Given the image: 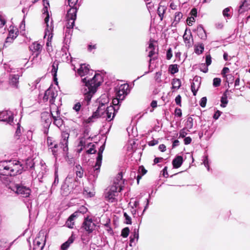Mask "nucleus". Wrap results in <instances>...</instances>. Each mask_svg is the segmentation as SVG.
<instances>
[{
	"label": "nucleus",
	"mask_w": 250,
	"mask_h": 250,
	"mask_svg": "<svg viewBox=\"0 0 250 250\" xmlns=\"http://www.w3.org/2000/svg\"><path fill=\"white\" fill-rule=\"evenodd\" d=\"M73 182H75L74 179L67 177L62 187V192L63 195H67L72 189L74 188V184H72Z\"/></svg>",
	"instance_id": "1a4fd4ad"
},
{
	"label": "nucleus",
	"mask_w": 250,
	"mask_h": 250,
	"mask_svg": "<svg viewBox=\"0 0 250 250\" xmlns=\"http://www.w3.org/2000/svg\"><path fill=\"white\" fill-rule=\"evenodd\" d=\"M124 215L125 218V223L127 224H131V218L127 215V214L126 212L124 213Z\"/></svg>",
	"instance_id": "79ce46f5"
},
{
	"label": "nucleus",
	"mask_w": 250,
	"mask_h": 250,
	"mask_svg": "<svg viewBox=\"0 0 250 250\" xmlns=\"http://www.w3.org/2000/svg\"><path fill=\"white\" fill-rule=\"evenodd\" d=\"M250 9V0H245L240 6L239 12L242 13Z\"/></svg>",
	"instance_id": "412c9836"
},
{
	"label": "nucleus",
	"mask_w": 250,
	"mask_h": 250,
	"mask_svg": "<svg viewBox=\"0 0 250 250\" xmlns=\"http://www.w3.org/2000/svg\"><path fill=\"white\" fill-rule=\"evenodd\" d=\"M159 149L162 152H164L166 149V147L165 145L162 144L159 146Z\"/></svg>",
	"instance_id": "052dcab7"
},
{
	"label": "nucleus",
	"mask_w": 250,
	"mask_h": 250,
	"mask_svg": "<svg viewBox=\"0 0 250 250\" xmlns=\"http://www.w3.org/2000/svg\"><path fill=\"white\" fill-rule=\"evenodd\" d=\"M58 93L57 91L55 89V88L52 86H50L47 90L45 92L43 100L44 101H47L49 100L50 104H52V107H51V109H52L54 100L56 97L57 96Z\"/></svg>",
	"instance_id": "6e6552de"
},
{
	"label": "nucleus",
	"mask_w": 250,
	"mask_h": 250,
	"mask_svg": "<svg viewBox=\"0 0 250 250\" xmlns=\"http://www.w3.org/2000/svg\"><path fill=\"white\" fill-rule=\"evenodd\" d=\"M195 21V19L194 17H190L187 19V23L189 26L192 25V23Z\"/></svg>",
	"instance_id": "de8ad7c7"
},
{
	"label": "nucleus",
	"mask_w": 250,
	"mask_h": 250,
	"mask_svg": "<svg viewBox=\"0 0 250 250\" xmlns=\"http://www.w3.org/2000/svg\"><path fill=\"white\" fill-rule=\"evenodd\" d=\"M89 71L90 70L88 65L85 64H81L80 67L77 69V73L81 77L87 75Z\"/></svg>",
	"instance_id": "4468645a"
},
{
	"label": "nucleus",
	"mask_w": 250,
	"mask_h": 250,
	"mask_svg": "<svg viewBox=\"0 0 250 250\" xmlns=\"http://www.w3.org/2000/svg\"><path fill=\"white\" fill-rule=\"evenodd\" d=\"M96 150L93 148H90L87 150V152L89 154H93L95 152Z\"/></svg>",
	"instance_id": "338daca9"
},
{
	"label": "nucleus",
	"mask_w": 250,
	"mask_h": 250,
	"mask_svg": "<svg viewBox=\"0 0 250 250\" xmlns=\"http://www.w3.org/2000/svg\"><path fill=\"white\" fill-rule=\"evenodd\" d=\"M44 8L42 10L43 14L45 16L44 21L46 25L45 30L44 38H47L46 45L48 47L51 46V41L53 38V30L52 21L49 23V15L48 12V7H49V2L48 0H43Z\"/></svg>",
	"instance_id": "20e7f679"
},
{
	"label": "nucleus",
	"mask_w": 250,
	"mask_h": 250,
	"mask_svg": "<svg viewBox=\"0 0 250 250\" xmlns=\"http://www.w3.org/2000/svg\"><path fill=\"white\" fill-rule=\"evenodd\" d=\"M22 169V165L16 160L0 163V173L2 175H15L21 173Z\"/></svg>",
	"instance_id": "f03ea898"
},
{
	"label": "nucleus",
	"mask_w": 250,
	"mask_h": 250,
	"mask_svg": "<svg viewBox=\"0 0 250 250\" xmlns=\"http://www.w3.org/2000/svg\"><path fill=\"white\" fill-rule=\"evenodd\" d=\"M95 227L94 224L92 222V220L89 219H86L83 223L84 229L89 232H91L93 230Z\"/></svg>",
	"instance_id": "2eb2a0df"
},
{
	"label": "nucleus",
	"mask_w": 250,
	"mask_h": 250,
	"mask_svg": "<svg viewBox=\"0 0 250 250\" xmlns=\"http://www.w3.org/2000/svg\"><path fill=\"white\" fill-rule=\"evenodd\" d=\"M197 30L200 38L202 39H206L207 38V35L205 30L204 29V28L200 26L198 27Z\"/></svg>",
	"instance_id": "c756f323"
},
{
	"label": "nucleus",
	"mask_w": 250,
	"mask_h": 250,
	"mask_svg": "<svg viewBox=\"0 0 250 250\" xmlns=\"http://www.w3.org/2000/svg\"><path fill=\"white\" fill-rule=\"evenodd\" d=\"M19 76L14 75L10 77V83L14 86L17 87L19 83Z\"/></svg>",
	"instance_id": "a878e982"
},
{
	"label": "nucleus",
	"mask_w": 250,
	"mask_h": 250,
	"mask_svg": "<svg viewBox=\"0 0 250 250\" xmlns=\"http://www.w3.org/2000/svg\"><path fill=\"white\" fill-rule=\"evenodd\" d=\"M221 79L220 78H216L213 79V86L215 87L218 86L220 84Z\"/></svg>",
	"instance_id": "ea45409f"
},
{
	"label": "nucleus",
	"mask_w": 250,
	"mask_h": 250,
	"mask_svg": "<svg viewBox=\"0 0 250 250\" xmlns=\"http://www.w3.org/2000/svg\"><path fill=\"white\" fill-rule=\"evenodd\" d=\"M207 98L206 97H203L201 100V101H200V105L203 107H205L206 105V103H207Z\"/></svg>",
	"instance_id": "a18cd8bd"
},
{
	"label": "nucleus",
	"mask_w": 250,
	"mask_h": 250,
	"mask_svg": "<svg viewBox=\"0 0 250 250\" xmlns=\"http://www.w3.org/2000/svg\"><path fill=\"white\" fill-rule=\"evenodd\" d=\"M155 45L156 42L153 40H150L148 48V49H155Z\"/></svg>",
	"instance_id": "a19ab883"
},
{
	"label": "nucleus",
	"mask_w": 250,
	"mask_h": 250,
	"mask_svg": "<svg viewBox=\"0 0 250 250\" xmlns=\"http://www.w3.org/2000/svg\"><path fill=\"white\" fill-rule=\"evenodd\" d=\"M203 164L205 165V167H206L207 168L208 170H209V165H208V156H206L205 157V159H204V160L203 162Z\"/></svg>",
	"instance_id": "8fccbe9b"
},
{
	"label": "nucleus",
	"mask_w": 250,
	"mask_h": 250,
	"mask_svg": "<svg viewBox=\"0 0 250 250\" xmlns=\"http://www.w3.org/2000/svg\"><path fill=\"white\" fill-rule=\"evenodd\" d=\"M0 121L6 122L11 124L13 121V117L10 111H4L0 112Z\"/></svg>",
	"instance_id": "f8f14e48"
},
{
	"label": "nucleus",
	"mask_w": 250,
	"mask_h": 250,
	"mask_svg": "<svg viewBox=\"0 0 250 250\" xmlns=\"http://www.w3.org/2000/svg\"><path fill=\"white\" fill-rule=\"evenodd\" d=\"M183 17V14L181 12H176L175 15L174 21L172 24L176 25L180 21L181 19Z\"/></svg>",
	"instance_id": "cd10ccee"
},
{
	"label": "nucleus",
	"mask_w": 250,
	"mask_h": 250,
	"mask_svg": "<svg viewBox=\"0 0 250 250\" xmlns=\"http://www.w3.org/2000/svg\"><path fill=\"white\" fill-rule=\"evenodd\" d=\"M69 134L66 132H63L62 134V139L61 141V147L63 148L64 151H67L68 150V139L69 138Z\"/></svg>",
	"instance_id": "ddd939ff"
},
{
	"label": "nucleus",
	"mask_w": 250,
	"mask_h": 250,
	"mask_svg": "<svg viewBox=\"0 0 250 250\" xmlns=\"http://www.w3.org/2000/svg\"><path fill=\"white\" fill-rule=\"evenodd\" d=\"M81 107V104L80 103L78 102L74 106H73V109L75 110L76 111L78 112L79 111Z\"/></svg>",
	"instance_id": "49530a36"
},
{
	"label": "nucleus",
	"mask_w": 250,
	"mask_h": 250,
	"mask_svg": "<svg viewBox=\"0 0 250 250\" xmlns=\"http://www.w3.org/2000/svg\"><path fill=\"white\" fill-rule=\"evenodd\" d=\"M75 237L73 234H72L71 236L69 238L68 240L64 243L61 246V249L62 250H66L71 244H72Z\"/></svg>",
	"instance_id": "5701e85b"
},
{
	"label": "nucleus",
	"mask_w": 250,
	"mask_h": 250,
	"mask_svg": "<svg viewBox=\"0 0 250 250\" xmlns=\"http://www.w3.org/2000/svg\"><path fill=\"white\" fill-rule=\"evenodd\" d=\"M85 145V140L84 139H81L80 140V142H79V144L78 146V147H79V146H81V147H83Z\"/></svg>",
	"instance_id": "13d9d810"
},
{
	"label": "nucleus",
	"mask_w": 250,
	"mask_h": 250,
	"mask_svg": "<svg viewBox=\"0 0 250 250\" xmlns=\"http://www.w3.org/2000/svg\"><path fill=\"white\" fill-rule=\"evenodd\" d=\"M175 115L178 117H181L182 116V111L180 108H176L175 110Z\"/></svg>",
	"instance_id": "5fc2aeb1"
},
{
	"label": "nucleus",
	"mask_w": 250,
	"mask_h": 250,
	"mask_svg": "<svg viewBox=\"0 0 250 250\" xmlns=\"http://www.w3.org/2000/svg\"><path fill=\"white\" fill-rule=\"evenodd\" d=\"M175 101L177 104L179 105V106H181V97L180 95L176 96L175 99Z\"/></svg>",
	"instance_id": "09e8293b"
},
{
	"label": "nucleus",
	"mask_w": 250,
	"mask_h": 250,
	"mask_svg": "<svg viewBox=\"0 0 250 250\" xmlns=\"http://www.w3.org/2000/svg\"><path fill=\"white\" fill-rule=\"evenodd\" d=\"M58 183H59L58 175L57 174V171H56L55 174V180H54V184L56 185V184H58Z\"/></svg>",
	"instance_id": "bf43d9fd"
},
{
	"label": "nucleus",
	"mask_w": 250,
	"mask_h": 250,
	"mask_svg": "<svg viewBox=\"0 0 250 250\" xmlns=\"http://www.w3.org/2000/svg\"><path fill=\"white\" fill-rule=\"evenodd\" d=\"M104 150V148L103 146L100 147L99 150V152L98 153V156L97 158L96 163L95 166L94 168L95 170H98L100 168V167L101 165L102 160V153Z\"/></svg>",
	"instance_id": "6ab92c4d"
},
{
	"label": "nucleus",
	"mask_w": 250,
	"mask_h": 250,
	"mask_svg": "<svg viewBox=\"0 0 250 250\" xmlns=\"http://www.w3.org/2000/svg\"><path fill=\"white\" fill-rule=\"evenodd\" d=\"M129 233V229H128V228H125L122 230L121 235L123 237L126 238L128 236Z\"/></svg>",
	"instance_id": "c9c22d12"
},
{
	"label": "nucleus",
	"mask_w": 250,
	"mask_h": 250,
	"mask_svg": "<svg viewBox=\"0 0 250 250\" xmlns=\"http://www.w3.org/2000/svg\"><path fill=\"white\" fill-rule=\"evenodd\" d=\"M206 62L208 66L211 63V58L210 55H207L206 58Z\"/></svg>",
	"instance_id": "3c124183"
},
{
	"label": "nucleus",
	"mask_w": 250,
	"mask_h": 250,
	"mask_svg": "<svg viewBox=\"0 0 250 250\" xmlns=\"http://www.w3.org/2000/svg\"><path fill=\"white\" fill-rule=\"evenodd\" d=\"M77 170L76 171L77 176L81 178L83 176V170L80 167H77Z\"/></svg>",
	"instance_id": "e433bc0d"
},
{
	"label": "nucleus",
	"mask_w": 250,
	"mask_h": 250,
	"mask_svg": "<svg viewBox=\"0 0 250 250\" xmlns=\"http://www.w3.org/2000/svg\"><path fill=\"white\" fill-rule=\"evenodd\" d=\"M18 30L16 28L13 27L9 30L8 37L6 39L7 42H10L11 40L16 38L17 36Z\"/></svg>",
	"instance_id": "aec40b11"
},
{
	"label": "nucleus",
	"mask_w": 250,
	"mask_h": 250,
	"mask_svg": "<svg viewBox=\"0 0 250 250\" xmlns=\"http://www.w3.org/2000/svg\"><path fill=\"white\" fill-rule=\"evenodd\" d=\"M8 187L16 193L20 194L23 197H28L30 194L31 191L29 188L14 183H10Z\"/></svg>",
	"instance_id": "423d86ee"
},
{
	"label": "nucleus",
	"mask_w": 250,
	"mask_h": 250,
	"mask_svg": "<svg viewBox=\"0 0 250 250\" xmlns=\"http://www.w3.org/2000/svg\"><path fill=\"white\" fill-rule=\"evenodd\" d=\"M161 76V73L160 72H157L155 74V78L156 81H160V77Z\"/></svg>",
	"instance_id": "4d7b16f0"
},
{
	"label": "nucleus",
	"mask_w": 250,
	"mask_h": 250,
	"mask_svg": "<svg viewBox=\"0 0 250 250\" xmlns=\"http://www.w3.org/2000/svg\"><path fill=\"white\" fill-rule=\"evenodd\" d=\"M115 107L113 106H109L106 107V110L103 114V116L101 117L105 118L108 121H111L115 116Z\"/></svg>",
	"instance_id": "9b49d317"
},
{
	"label": "nucleus",
	"mask_w": 250,
	"mask_h": 250,
	"mask_svg": "<svg viewBox=\"0 0 250 250\" xmlns=\"http://www.w3.org/2000/svg\"><path fill=\"white\" fill-rule=\"evenodd\" d=\"M172 88L174 89H178L181 85V82L179 79H174L172 82Z\"/></svg>",
	"instance_id": "bb28decb"
},
{
	"label": "nucleus",
	"mask_w": 250,
	"mask_h": 250,
	"mask_svg": "<svg viewBox=\"0 0 250 250\" xmlns=\"http://www.w3.org/2000/svg\"><path fill=\"white\" fill-rule=\"evenodd\" d=\"M78 0H68V5L70 8L68 10L66 15L67 28L73 27L75 20L76 18L77 7L76 6Z\"/></svg>",
	"instance_id": "39448f33"
},
{
	"label": "nucleus",
	"mask_w": 250,
	"mask_h": 250,
	"mask_svg": "<svg viewBox=\"0 0 250 250\" xmlns=\"http://www.w3.org/2000/svg\"><path fill=\"white\" fill-rule=\"evenodd\" d=\"M79 214V212H75L69 217L66 222V225L67 227L69 228H73L74 224V220L75 218H77Z\"/></svg>",
	"instance_id": "f3484780"
},
{
	"label": "nucleus",
	"mask_w": 250,
	"mask_h": 250,
	"mask_svg": "<svg viewBox=\"0 0 250 250\" xmlns=\"http://www.w3.org/2000/svg\"><path fill=\"white\" fill-rule=\"evenodd\" d=\"M83 194L87 197H91L94 196L95 191L92 189H85L83 191Z\"/></svg>",
	"instance_id": "2f4dec72"
},
{
	"label": "nucleus",
	"mask_w": 250,
	"mask_h": 250,
	"mask_svg": "<svg viewBox=\"0 0 250 250\" xmlns=\"http://www.w3.org/2000/svg\"><path fill=\"white\" fill-rule=\"evenodd\" d=\"M183 163V157L181 156L176 157L172 162L173 166L174 168L179 167Z\"/></svg>",
	"instance_id": "b1692460"
},
{
	"label": "nucleus",
	"mask_w": 250,
	"mask_h": 250,
	"mask_svg": "<svg viewBox=\"0 0 250 250\" xmlns=\"http://www.w3.org/2000/svg\"><path fill=\"white\" fill-rule=\"evenodd\" d=\"M221 106L223 107H225L228 103L227 97L226 95L223 96L221 100Z\"/></svg>",
	"instance_id": "f704fd0d"
},
{
	"label": "nucleus",
	"mask_w": 250,
	"mask_h": 250,
	"mask_svg": "<svg viewBox=\"0 0 250 250\" xmlns=\"http://www.w3.org/2000/svg\"><path fill=\"white\" fill-rule=\"evenodd\" d=\"M204 49V46L203 44L196 45L195 48V52L197 54H201Z\"/></svg>",
	"instance_id": "473e14b6"
},
{
	"label": "nucleus",
	"mask_w": 250,
	"mask_h": 250,
	"mask_svg": "<svg viewBox=\"0 0 250 250\" xmlns=\"http://www.w3.org/2000/svg\"><path fill=\"white\" fill-rule=\"evenodd\" d=\"M42 119L45 122L46 125H44L45 129L44 130V132L45 134L48 133V128L51 123V118L48 113H44L42 115Z\"/></svg>",
	"instance_id": "dca6fc26"
},
{
	"label": "nucleus",
	"mask_w": 250,
	"mask_h": 250,
	"mask_svg": "<svg viewBox=\"0 0 250 250\" xmlns=\"http://www.w3.org/2000/svg\"><path fill=\"white\" fill-rule=\"evenodd\" d=\"M129 86L127 84H121L117 90V96L121 100H123L128 93Z\"/></svg>",
	"instance_id": "9d476101"
},
{
	"label": "nucleus",
	"mask_w": 250,
	"mask_h": 250,
	"mask_svg": "<svg viewBox=\"0 0 250 250\" xmlns=\"http://www.w3.org/2000/svg\"><path fill=\"white\" fill-rule=\"evenodd\" d=\"M119 100H120V99H119V98H118V97H117V99H113V102H112L113 104L114 105H118V104H119Z\"/></svg>",
	"instance_id": "0e129e2a"
},
{
	"label": "nucleus",
	"mask_w": 250,
	"mask_h": 250,
	"mask_svg": "<svg viewBox=\"0 0 250 250\" xmlns=\"http://www.w3.org/2000/svg\"><path fill=\"white\" fill-rule=\"evenodd\" d=\"M197 10L195 8H193L191 10L190 12V14L192 16H193L194 17H196L197 16Z\"/></svg>",
	"instance_id": "e2e57ef3"
},
{
	"label": "nucleus",
	"mask_w": 250,
	"mask_h": 250,
	"mask_svg": "<svg viewBox=\"0 0 250 250\" xmlns=\"http://www.w3.org/2000/svg\"><path fill=\"white\" fill-rule=\"evenodd\" d=\"M51 114L52 116V117L53 118V123L55 124L56 126H57L58 127L61 126L62 125V120L59 117H56V116H54V114L52 110H51Z\"/></svg>",
	"instance_id": "393cba45"
},
{
	"label": "nucleus",
	"mask_w": 250,
	"mask_h": 250,
	"mask_svg": "<svg viewBox=\"0 0 250 250\" xmlns=\"http://www.w3.org/2000/svg\"><path fill=\"white\" fill-rule=\"evenodd\" d=\"M58 65L59 63L57 61H55L52 64V69L51 72L54 78H55L57 75V72L58 69Z\"/></svg>",
	"instance_id": "c85d7f7f"
},
{
	"label": "nucleus",
	"mask_w": 250,
	"mask_h": 250,
	"mask_svg": "<svg viewBox=\"0 0 250 250\" xmlns=\"http://www.w3.org/2000/svg\"><path fill=\"white\" fill-rule=\"evenodd\" d=\"M30 49L33 52H37V56L38 55L42 49V45L40 43L35 42L30 47Z\"/></svg>",
	"instance_id": "a211bd4d"
},
{
	"label": "nucleus",
	"mask_w": 250,
	"mask_h": 250,
	"mask_svg": "<svg viewBox=\"0 0 250 250\" xmlns=\"http://www.w3.org/2000/svg\"><path fill=\"white\" fill-rule=\"evenodd\" d=\"M122 173H119L114 181L113 185L105 193V198L108 202L113 203L116 201V197L118 192L122 190L124 181Z\"/></svg>",
	"instance_id": "7ed1b4c3"
},
{
	"label": "nucleus",
	"mask_w": 250,
	"mask_h": 250,
	"mask_svg": "<svg viewBox=\"0 0 250 250\" xmlns=\"http://www.w3.org/2000/svg\"><path fill=\"white\" fill-rule=\"evenodd\" d=\"M88 76L82 79V81L84 83L82 89L83 94L86 95L87 100L89 101L93 94L95 92L98 87L103 81L102 76L99 74H96L92 79H87Z\"/></svg>",
	"instance_id": "f257e3e1"
},
{
	"label": "nucleus",
	"mask_w": 250,
	"mask_h": 250,
	"mask_svg": "<svg viewBox=\"0 0 250 250\" xmlns=\"http://www.w3.org/2000/svg\"><path fill=\"white\" fill-rule=\"evenodd\" d=\"M149 52L148 54V56L151 58L152 57L153 55L155 54L154 49H149Z\"/></svg>",
	"instance_id": "774afa93"
},
{
	"label": "nucleus",
	"mask_w": 250,
	"mask_h": 250,
	"mask_svg": "<svg viewBox=\"0 0 250 250\" xmlns=\"http://www.w3.org/2000/svg\"><path fill=\"white\" fill-rule=\"evenodd\" d=\"M46 242V234L41 231L34 241L33 250H42Z\"/></svg>",
	"instance_id": "0eeeda50"
},
{
	"label": "nucleus",
	"mask_w": 250,
	"mask_h": 250,
	"mask_svg": "<svg viewBox=\"0 0 250 250\" xmlns=\"http://www.w3.org/2000/svg\"><path fill=\"white\" fill-rule=\"evenodd\" d=\"M5 24V19L1 15H0V28L3 27Z\"/></svg>",
	"instance_id": "603ef678"
},
{
	"label": "nucleus",
	"mask_w": 250,
	"mask_h": 250,
	"mask_svg": "<svg viewBox=\"0 0 250 250\" xmlns=\"http://www.w3.org/2000/svg\"><path fill=\"white\" fill-rule=\"evenodd\" d=\"M106 106L104 104H102L101 105L99 106L97 111L94 113V115L96 117H101L102 116H103V114L105 112L106 109Z\"/></svg>",
	"instance_id": "4be33fe9"
},
{
	"label": "nucleus",
	"mask_w": 250,
	"mask_h": 250,
	"mask_svg": "<svg viewBox=\"0 0 250 250\" xmlns=\"http://www.w3.org/2000/svg\"><path fill=\"white\" fill-rule=\"evenodd\" d=\"M191 89L192 92H193V95L194 96H195L196 94V92L198 90V88H196L195 87V84L194 82L192 83L191 86Z\"/></svg>",
	"instance_id": "37998d69"
},
{
	"label": "nucleus",
	"mask_w": 250,
	"mask_h": 250,
	"mask_svg": "<svg viewBox=\"0 0 250 250\" xmlns=\"http://www.w3.org/2000/svg\"><path fill=\"white\" fill-rule=\"evenodd\" d=\"M95 115H94V113L93 114V115L91 116V117H88V118L87 119H84V120H83V122L86 123V124H88V123H90L91 122H93V118L94 117H95Z\"/></svg>",
	"instance_id": "58836bf2"
},
{
	"label": "nucleus",
	"mask_w": 250,
	"mask_h": 250,
	"mask_svg": "<svg viewBox=\"0 0 250 250\" xmlns=\"http://www.w3.org/2000/svg\"><path fill=\"white\" fill-rule=\"evenodd\" d=\"M230 10V9L229 8H225L223 11V16L225 17H228V18H229L230 17V15L229 14V11Z\"/></svg>",
	"instance_id": "c03bdc74"
},
{
	"label": "nucleus",
	"mask_w": 250,
	"mask_h": 250,
	"mask_svg": "<svg viewBox=\"0 0 250 250\" xmlns=\"http://www.w3.org/2000/svg\"><path fill=\"white\" fill-rule=\"evenodd\" d=\"M47 142L48 146H49L51 147V148H53V146L52 147V146L53 145V142L52 138H51L50 137H48L47 138ZM53 147L57 148V144L54 145Z\"/></svg>",
	"instance_id": "4c0bfd02"
},
{
	"label": "nucleus",
	"mask_w": 250,
	"mask_h": 250,
	"mask_svg": "<svg viewBox=\"0 0 250 250\" xmlns=\"http://www.w3.org/2000/svg\"><path fill=\"white\" fill-rule=\"evenodd\" d=\"M139 171L142 173L143 175L145 174L146 173V170L143 167H140L139 169Z\"/></svg>",
	"instance_id": "680f3d73"
},
{
	"label": "nucleus",
	"mask_w": 250,
	"mask_h": 250,
	"mask_svg": "<svg viewBox=\"0 0 250 250\" xmlns=\"http://www.w3.org/2000/svg\"><path fill=\"white\" fill-rule=\"evenodd\" d=\"M186 134H187V133L186 132V131L184 129L181 130L180 132V136H181L182 137H184Z\"/></svg>",
	"instance_id": "69168bd1"
},
{
	"label": "nucleus",
	"mask_w": 250,
	"mask_h": 250,
	"mask_svg": "<svg viewBox=\"0 0 250 250\" xmlns=\"http://www.w3.org/2000/svg\"><path fill=\"white\" fill-rule=\"evenodd\" d=\"M221 114V112L220 111L217 110L215 112V113L214 114L213 118L215 119V120L218 119V118L220 116Z\"/></svg>",
	"instance_id": "864d4df0"
},
{
	"label": "nucleus",
	"mask_w": 250,
	"mask_h": 250,
	"mask_svg": "<svg viewBox=\"0 0 250 250\" xmlns=\"http://www.w3.org/2000/svg\"><path fill=\"white\" fill-rule=\"evenodd\" d=\"M166 9V8L165 7L162 6H159L158 8V14L161 20H163Z\"/></svg>",
	"instance_id": "7c9ffc66"
},
{
	"label": "nucleus",
	"mask_w": 250,
	"mask_h": 250,
	"mask_svg": "<svg viewBox=\"0 0 250 250\" xmlns=\"http://www.w3.org/2000/svg\"><path fill=\"white\" fill-rule=\"evenodd\" d=\"M169 71L171 74H175L178 71L177 64L171 65L169 66Z\"/></svg>",
	"instance_id": "72a5a7b5"
},
{
	"label": "nucleus",
	"mask_w": 250,
	"mask_h": 250,
	"mask_svg": "<svg viewBox=\"0 0 250 250\" xmlns=\"http://www.w3.org/2000/svg\"><path fill=\"white\" fill-rule=\"evenodd\" d=\"M191 142V139L189 137H188L185 138L184 139V143L185 145L189 144Z\"/></svg>",
	"instance_id": "6e6d98bb"
}]
</instances>
